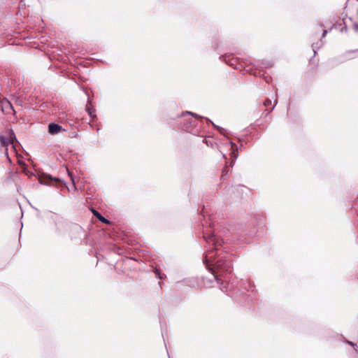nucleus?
I'll return each instance as SVG.
<instances>
[{"label":"nucleus","instance_id":"f257e3e1","mask_svg":"<svg viewBox=\"0 0 358 358\" xmlns=\"http://www.w3.org/2000/svg\"><path fill=\"white\" fill-rule=\"evenodd\" d=\"M2 111L6 114H14V109L12 104L8 100H2L1 102Z\"/></svg>","mask_w":358,"mask_h":358},{"label":"nucleus","instance_id":"f03ea898","mask_svg":"<svg viewBox=\"0 0 358 358\" xmlns=\"http://www.w3.org/2000/svg\"><path fill=\"white\" fill-rule=\"evenodd\" d=\"M38 180L41 184L50 185L49 180L59 181V179L56 178H53L50 176H43V177H40Z\"/></svg>","mask_w":358,"mask_h":358},{"label":"nucleus","instance_id":"7ed1b4c3","mask_svg":"<svg viewBox=\"0 0 358 358\" xmlns=\"http://www.w3.org/2000/svg\"><path fill=\"white\" fill-rule=\"evenodd\" d=\"M61 130V127L56 124H50L48 127V131L50 134H55Z\"/></svg>","mask_w":358,"mask_h":358},{"label":"nucleus","instance_id":"20e7f679","mask_svg":"<svg viewBox=\"0 0 358 358\" xmlns=\"http://www.w3.org/2000/svg\"><path fill=\"white\" fill-rule=\"evenodd\" d=\"M342 338H343V341L344 343L350 345V346H352L353 348V349L355 350V351L358 354V347H357V344L350 341H348L347 338H345L343 336H342Z\"/></svg>","mask_w":358,"mask_h":358},{"label":"nucleus","instance_id":"39448f33","mask_svg":"<svg viewBox=\"0 0 358 358\" xmlns=\"http://www.w3.org/2000/svg\"><path fill=\"white\" fill-rule=\"evenodd\" d=\"M92 211L93 212L94 215L102 222L103 223H108V221L105 219L103 217L101 216V215L98 213L96 210L92 209Z\"/></svg>","mask_w":358,"mask_h":358},{"label":"nucleus","instance_id":"423d86ee","mask_svg":"<svg viewBox=\"0 0 358 358\" xmlns=\"http://www.w3.org/2000/svg\"><path fill=\"white\" fill-rule=\"evenodd\" d=\"M1 140H2V143H3L4 144H8V143H13V140H14V137H13V134H11L10 135V138L9 139H8V141L6 142L4 141V138H1Z\"/></svg>","mask_w":358,"mask_h":358},{"label":"nucleus","instance_id":"0eeeda50","mask_svg":"<svg viewBox=\"0 0 358 358\" xmlns=\"http://www.w3.org/2000/svg\"><path fill=\"white\" fill-rule=\"evenodd\" d=\"M205 262L207 265H210L212 263L211 257L209 256V254L206 256Z\"/></svg>","mask_w":358,"mask_h":358},{"label":"nucleus","instance_id":"6e6552de","mask_svg":"<svg viewBox=\"0 0 358 358\" xmlns=\"http://www.w3.org/2000/svg\"><path fill=\"white\" fill-rule=\"evenodd\" d=\"M320 31H322V38H324L328 32L327 29H322L321 25L320 26Z\"/></svg>","mask_w":358,"mask_h":358},{"label":"nucleus","instance_id":"1a4fd4ad","mask_svg":"<svg viewBox=\"0 0 358 358\" xmlns=\"http://www.w3.org/2000/svg\"><path fill=\"white\" fill-rule=\"evenodd\" d=\"M352 27L355 31L358 32V22H354L352 24Z\"/></svg>","mask_w":358,"mask_h":358},{"label":"nucleus","instance_id":"9d476101","mask_svg":"<svg viewBox=\"0 0 358 358\" xmlns=\"http://www.w3.org/2000/svg\"><path fill=\"white\" fill-rule=\"evenodd\" d=\"M220 264L219 262L216 263V268H218L220 266Z\"/></svg>","mask_w":358,"mask_h":358},{"label":"nucleus","instance_id":"9b49d317","mask_svg":"<svg viewBox=\"0 0 358 358\" xmlns=\"http://www.w3.org/2000/svg\"><path fill=\"white\" fill-rule=\"evenodd\" d=\"M344 29H345V30L347 29L346 25L341 29V31H343Z\"/></svg>","mask_w":358,"mask_h":358},{"label":"nucleus","instance_id":"f8f14e48","mask_svg":"<svg viewBox=\"0 0 358 358\" xmlns=\"http://www.w3.org/2000/svg\"><path fill=\"white\" fill-rule=\"evenodd\" d=\"M320 41H322V39ZM322 45H323V42L321 41V44L320 45V46L317 47V48H320L321 46H322Z\"/></svg>","mask_w":358,"mask_h":358},{"label":"nucleus","instance_id":"ddd939ff","mask_svg":"<svg viewBox=\"0 0 358 358\" xmlns=\"http://www.w3.org/2000/svg\"><path fill=\"white\" fill-rule=\"evenodd\" d=\"M268 102H269V101H265L264 104H265V105H267V104H268Z\"/></svg>","mask_w":358,"mask_h":358}]
</instances>
